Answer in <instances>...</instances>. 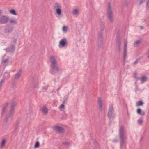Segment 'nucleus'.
I'll list each match as a JSON object with an SVG mask.
<instances>
[{
    "label": "nucleus",
    "instance_id": "obj_30",
    "mask_svg": "<svg viewBox=\"0 0 149 149\" xmlns=\"http://www.w3.org/2000/svg\"><path fill=\"white\" fill-rule=\"evenodd\" d=\"M138 74L136 73H135L134 74V77L136 79V81H137L139 79L138 77Z\"/></svg>",
    "mask_w": 149,
    "mask_h": 149
},
{
    "label": "nucleus",
    "instance_id": "obj_39",
    "mask_svg": "<svg viewBox=\"0 0 149 149\" xmlns=\"http://www.w3.org/2000/svg\"><path fill=\"white\" fill-rule=\"evenodd\" d=\"M142 116L144 115L145 114V113L144 111H142L140 112V113L139 114Z\"/></svg>",
    "mask_w": 149,
    "mask_h": 149
},
{
    "label": "nucleus",
    "instance_id": "obj_33",
    "mask_svg": "<svg viewBox=\"0 0 149 149\" xmlns=\"http://www.w3.org/2000/svg\"><path fill=\"white\" fill-rule=\"evenodd\" d=\"M140 60V58H139L136 59V60L134 62V65L136 64Z\"/></svg>",
    "mask_w": 149,
    "mask_h": 149
},
{
    "label": "nucleus",
    "instance_id": "obj_18",
    "mask_svg": "<svg viewBox=\"0 0 149 149\" xmlns=\"http://www.w3.org/2000/svg\"><path fill=\"white\" fill-rule=\"evenodd\" d=\"M61 6L58 3H55L53 7V10H56L57 9H61Z\"/></svg>",
    "mask_w": 149,
    "mask_h": 149
},
{
    "label": "nucleus",
    "instance_id": "obj_12",
    "mask_svg": "<svg viewBox=\"0 0 149 149\" xmlns=\"http://www.w3.org/2000/svg\"><path fill=\"white\" fill-rule=\"evenodd\" d=\"M121 44V41L119 40L117 41L116 45V51L120 53L121 50L120 45Z\"/></svg>",
    "mask_w": 149,
    "mask_h": 149
},
{
    "label": "nucleus",
    "instance_id": "obj_42",
    "mask_svg": "<svg viewBox=\"0 0 149 149\" xmlns=\"http://www.w3.org/2000/svg\"><path fill=\"white\" fill-rule=\"evenodd\" d=\"M63 144L65 145H70V143L68 142H64L63 143Z\"/></svg>",
    "mask_w": 149,
    "mask_h": 149
},
{
    "label": "nucleus",
    "instance_id": "obj_43",
    "mask_svg": "<svg viewBox=\"0 0 149 149\" xmlns=\"http://www.w3.org/2000/svg\"><path fill=\"white\" fill-rule=\"evenodd\" d=\"M65 99L63 100V103L65 102H66L68 99V97L65 96Z\"/></svg>",
    "mask_w": 149,
    "mask_h": 149
},
{
    "label": "nucleus",
    "instance_id": "obj_16",
    "mask_svg": "<svg viewBox=\"0 0 149 149\" xmlns=\"http://www.w3.org/2000/svg\"><path fill=\"white\" fill-rule=\"evenodd\" d=\"M6 143V139H3L1 142L0 144V147L1 149H2L5 147Z\"/></svg>",
    "mask_w": 149,
    "mask_h": 149
},
{
    "label": "nucleus",
    "instance_id": "obj_35",
    "mask_svg": "<svg viewBox=\"0 0 149 149\" xmlns=\"http://www.w3.org/2000/svg\"><path fill=\"white\" fill-rule=\"evenodd\" d=\"M8 59H6L5 60H4L2 62V63L3 64H4L6 63H8Z\"/></svg>",
    "mask_w": 149,
    "mask_h": 149
},
{
    "label": "nucleus",
    "instance_id": "obj_5",
    "mask_svg": "<svg viewBox=\"0 0 149 149\" xmlns=\"http://www.w3.org/2000/svg\"><path fill=\"white\" fill-rule=\"evenodd\" d=\"M107 13L109 20L111 22H112L113 21V13L111 8V4L109 3L108 4Z\"/></svg>",
    "mask_w": 149,
    "mask_h": 149
},
{
    "label": "nucleus",
    "instance_id": "obj_36",
    "mask_svg": "<svg viewBox=\"0 0 149 149\" xmlns=\"http://www.w3.org/2000/svg\"><path fill=\"white\" fill-rule=\"evenodd\" d=\"M33 87L34 88H38V84L36 83H34L33 85Z\"/></svg>",
    "mask_w": 149,
    "mask_h": 149
},
{
    "label": "nucleus",
    "instance_id": "obj_47",
    "mask_svg": "<svg viewBox=\"0 0 149 149\" xmlns=\"http://www.w3.org/2000/svg\"><path fill=\"white\" fill-rule=\"evenodd\" d=\"M1 13H2V12H1V11L0 10V15H1Z\"/></svg>",
    "mask_w": 149,
    "mask_h": 149
},
{
    "label": "nucleus",
    "instance_id": "obj_23",
    "mask_svg": "<svg viewBox=\"0 0 149 149\" xmlns=\"http://www.w3.org/2000/svg\"><path fill=\"white\" fill-rule=\"evenodd\" d=\"M143 102L141 101H140L137 102L136 103V106H143Z\"/></svg>",
    "mask_w": 149,
    "mask_h": 149
},
{
    "label": "nucleus",
    "instance_id": "obj_10",
    "mask_svg": "<svg viewBox=\"0 0 149 149\" xmlns=\"http://www.w3.org/2000/svg\"><path fill=\"white\" fill-rule=\"evenodd\" d=\"M54 129L56 131L60 133H63L65 130L64 128L58 126H55L54 127Z\"/></svg>",
    "mask_w": 149,
    "mask_h": 149
},
{
    "label": "nucleus",
    "instance_id": "obj_34",
    "mask_svg": "<svg viewBox=\"0 0 149 149\" xmlns=\"http://www.w3.org/2000/svg\"><path fill=\"white\" fill-rule=\"evenodd\" d=\"M143 123V121L141 119H139L138 120V123L139 125H141Z\"/></svg>",
    "mask_w": 149,
    "mask_h": 149
},
{
    "label": "nucleus",
    "instance_id": "obj_29",
    "mask_svg": "<svg viewBox=\"0 0 149 149\" xmlns=\"http://www.w3.org/2000/svg\"><path fill=\"white\" fill-rule=\"evenodd\" d=\"M105 26H104V23H102L101 24L100 27L102 31H103L104 28Z\"/></svg>",
    "mask_w": 149,
    "mask_h": 149
},
{
    "label": "nucleus",
    "instance_id": "obj_20",
    "mask_svg": "<svg viewBox=\"0 0 149 149\" xmlns=\"http://www.w3.org/2000/svg\"><path fill=\"white\" fill-rule=\"evenodd\" d=\"M9 23L10 24H16L17 23V20L15 18H13L10 19Z\"/></svg>",
    "mask_w": 149,
    "mask_h": 149
},
{
    "label": "nucleus",
    "instance_id": "obj_37",
    "mask_svg": "<svg viewBox=\"0 0 149 149\" xmlns=\"http://www.w3.org/2000/svg\"><path fill=\"white\" fill-rule=\"evenodd\" d=\"M3 79L2 80L1 82H0V90H1V87L2 86V83H3Z\"/></svg>",
    "mask_w": 149,
    "mask_h": 149
},
{
    "label": "nucleus",
    "instance_id": "obj_11",
    "mask_svg": "<svg viewBox=\"0 0 149 149\" xmlns=\"http://www.w3.org/2000/svg\"><path fill=\"white\" fill-rule=\"evenodd\" d=\"M13 30L12 26H8L6 27L5 29V32L6 34H9Z\"/></svg>",
    "mask_w": 149,
    "mask_h": 149
},
{
    "label": "nucleus",
    "instance_id": "obj_21",
    "mask_svg": "<svg viewBox=\"0 0 149 149\" xmlns=\"http://www.w3.org/2000/svg\"><path fill=\"white\" fill-rule=\"evenodd\" d=\"M56 11V14L59 16L62 13L61 9H57L56 10H54Z\"/></svg>",
    "mask_w": 149,
    "mask_h": 149
},
{
    "label": "nucleus",
    "instance_id": "obj_3",
    "mask_svg": "<svg viewBox=\"0 0 149 149\" xmlns=\"http://www.w3.org/2000/svg\"><path fill=\"white\" fill-rule=\"evenodd\" d=\"M15 105L16 104L15 102H12L11 103V106L9 110V112L8 114H7L5 119V120L6 123H8L10 119L12 118L15 112L14 108Z\"/></svg>",
    "mask_w": 149,
    "mask_h": 149
},
{
    "label": "nucleus",
    "instance_id": "obj_49",
    "mask_svg": "<svg viewBox=\"0 0 149 149\" xmlns=\"http://www.w3.org/2000/svg\"><path fill=\"white\" fill-rule=\"evenodd\" d=\"M16 128H17V127H16Z\"/></svg>",
    "mask_w": 149,
    "mask_h": 149
},
{
    "label": "nucleus",
    "instance_id": "obj_24",
    "mask_svg": "<svg viewBox=\"0 0 149 149\" xmlns=\"http://www.w3.org/2000/svg\"><path fill=\"white\" fill-rule=\"evenodd\" d=\"M9 50L11 52H13L15 49V46L14 45H11L10 47L9 48Z\"/></svg>",
    "mask_w": 149,
    "mask_h": 149
},
{
    "label": "nucleus",
    "instance_id": "obj_22",
    "mask_svg": "<svg viewBox=\"0 0 149 149\" xmlns=\"http://www.w3.org/2000/svg\"><path fill=\"white\" fill-rule=\"evenodd\" d=\"M141 41L140 40H138L136 41L134 44V47L138 46L141 43Z\"/></svg>",
    "mask_w": 149,
    "mask_h": 149
},
{
    "label": "nucleus",
    "instance_id": "obj_9",
    "mask_svg": "<svg viewBox=\"0 0 149 149\" xmlns=\"http://www.w3.org/2000/svg\"><path fill=\"white\" fill-rule=\"evenodd\" d=\"M103 37L102 33H100L99 34L98 38V45L99 47H100L102 43Z\"/></svg>",
    "mask_w": 149,
    "mask_h": 149
},
{
    "label": "nucleus",
    "instance_id": "obj_1",
    "mask_svg": "<svg viewBox=\"0 0 149 149\" xmlns=\"http://www.w3.org/2000/svg\"><path fill=\"white\" fill-rule=\"evenodd\" d=\"M51 62V71L52 73H57L60 71V68L58 66L56 58L53 56L50 57Z\"/></svg>",
    "mask_w": 149,
    "mask_h": 149
},
{
    "label": "nucleus",
    "instance_id": "obj_26",
    "mask_svg": "<svg viewBox=\"0 0 149 149\" xmlns=\"http://www.w3.org/2000/svg\"><path fill=\"white\" fill-rule=\"evenodd\" d=\"M147 77L145 76H143L141 77V82H144L146 81Z\"/></svg>",
    "mask_w": 149,
    "mask_h": 149
},
{
    "label": "nucleus",
    "instance_id": "obj_27",
    "mask_svg": "<svg viewBox=\"0 0 149 149\" xmlns=\"http://www.w3.org/2000/svg\"><path fill=\"white\" fill-rule=\"evenodd\" d=\"M39 145L40 143L38 141L36 142L34 145V148H38L39 147Z\"/></svg>",
    "mask_w": 149,
    "mask_h": 149
},
{
    "label": "nucleus",
    "instance_id": "obj_28",
    "mask_svg": "<svg viewBox=\"0 0 149 149\" xmlns=\"http://www.w3.org/2000/svg\"><path fill=\"white\" fill-rule=\"evenodd\" d=\"M10 13L14 15H17V13H16L15 10H11L10 11Z\"/></svg>",
    "mask_w": 149,
    "mask_h": 149
},
{
    "label": "nucleus",
    "instance_id": "obj_32",
    "mask_svg": "<svg viewBox=\"0 0 149 149\" xmlns=\"http://www.w3.org/2000/svg\"><path fill=\"white\" fill-rule=\"evenodd\" d=\"M63 31L64 32H66L67 31V26H64L63 27Z\"/></svg>",
    "mask_w": 149,
    "mask_h": 149
},
{
    "label": "nucleus",
    "instance_id": "obj_46",
    "mask_svg": "<svg viewBox=\"0 0 149 149\" xmlns=\"http://www.w3.org/2000/svg\"><path fill=\"white\" fill-rule=\"evenodd\" d=\"M148 57L149 58V51H148Z\"/></svg>",
    "mask_w": 149,
    "mask_h": 149
},
{
    "label": "nucleus",
    "instance_id": "obj_4",
    "mask_svg": "<svg viewBox=\"0 0 149 149\" xmlns=\"http://www.w3.org/2000/svg\"><path fill=\"white\" fill-rule=\"evenodd\" d=\"M115 113L112 105H110L108 109L107 116L109 119L112 120L115 118Z\"/></svg>",
    "mask_w": 149,
    "mask_h": 149
},
{
    "label": "nucleus",
    "instance_id": "obj_48",
    "mask_svg": "<svg viewBox=\"0 0 149 149\" xmlns=\"http://www.w3.org/2000/svg\"><path fill=\"white\" fill-rule=\"evenodd\" d=\"M8 73V74H9V73H8V72H6L5 73V74H6V73Z\"/></svg>",
    "mask_w": 149,
    "mask_h": 149
},
{
    "label": "nucleus",
    "instance_id": "obj_50",
    "mask_svg": "<svg viewBox=\"0 0 149 149\" xmlns=\"http://www.w3.org/2000/svg\"><path fill=\"white\" fill-rule=\"evenodd\" d=\"M148 0V1H149V0Z\"/></svg>",
    "mask_w": 149,
    "mask_h": 149
},
{
    "label": "nucleus",
    "instance_id": "obj_17",
    "mask_svg": "<svg viewBox=\"0 0 149 149\" xmlns=\"http://www.w3.org/2000/svg\"><path fill=\"white\" fill-rule=\"evenodd\" d=\"M72 14L74 15L78 16L79 14V11L78 9H74L72 11Z\"/></svg>",
    "mask_w": 149,
    "mask_h": 149
},
{
    "label": "nucleus",
    "instance_id": "obj_15",
    "mask_svg": "<svg viewBox=\"0 0 149 149\" xmlns=\"http://www.w3.org/2000/svg\"><path fill=\"white\" fill-rule=\"evenodd\" d=\"M42 113L44 115H46L47 114L48 109L47 107L45 106H43L41 109Z\"/></svg>",
    "mask_w": 149,
    "mask_h": 149
},
{
    "label": "nucleus",
    "instance_id": "obj_13",
    "mask_svg": "<svg viewBox=\"0 0 149 149\" xmlns=\"http://www.w3.org/2000/svg\"><path fill=\"white\" fill-rule=\"evenodd\" d=\"M97 102L99 106V109L100 111H102V102L101 97H99L98 98Z\"/></svg>",
    "mask_w": 149,
    "mask_h": 149
},
{
    "label": "nucleus",
    "instance_id": "obj_6",
    "mask_svg": "<svg viewBox=\"0 0 149 149\" xmlns=\"http://www.w3.org/2000/svg\"><path fill=\"white\" fill-rule=\"evenodd\" d=\"M9 20V17L6 15H3L0 17V24H7Z\"/></svg>",
    "mask_w": 149,
    "mask_h": 149
},
{
    "label": "nucleus",
    "instance_id": "obj_19",
    "mask_svg": "<svg viewBox=\"0 0 149 149\" xmlns=\"http://www.w3.org/2000/svg\"><path fill=\"white\" fill-rule=\"evenodd\" d=\"M21 73H22L21 71V70H20L18 72V73L16 74H15V77H14V79H18L19 78V77L21 75Z\"/></svg>",
    "mask_w": 149,
    "mask_h": 149
},
{
    "label": "nucleus",
    "instance_id": "obj_31",
    "mask_svg": "<svg viewBox=\"0 0 149 149\" xmlns=\"http://www.w3.org/2000/svg\"><path fill=\"white\" fill-rule=\"evenodd\" d=\"M64 105L62 104L60 106L59 108L61 111H63L64 109Z\"/></svg>",
    "mask_w": 149,
    "mask_h": 149
},
{
    "label": "nucleus",
    "instance_id": "obj_8",
    "mask_svg": "<svg viewBox=\"0 0 149 149\" xmlns=\"http://www.w3.org/2000/svg\"><path fill=\"white\" fill-rule=\"evenodd\" d=\"M127 39H125L124 41V60L123 62H125V60L126 56H127Z\"/></svg>",
    "mask_w": 149,
    "mask_h": 149
},
{
    "label": "nucleus",
    "instance_id": "obj_25",
    "mask_svg": "<svg viewBox=\"0 0 149 149\" xmlns=\"http://www.w3.org/2000/svg\"><path fill=\"white\" fill-rule=\"evenodd\" d=\"M145 0H137V3L139 5H140L143 3Z\"/></svg>",
    "mask_w": 149,
    "mask_h": 149
},
{
    "label": "nucleus",
    "instance_id": "obj_2",
    "mask_svg": "<svg viewBox=\"0 0 149 149\" xmlns=\"http://www.w3.org/2000/svg\"><path fill=\"white\" fill-rule=\"evenodd\" d=\"M119 138L120 140V148L121 149H123L125 147L127 136L124 131V128L122 126L120 127L119 129Z\"/></svg>",
    "mask_w": 149,
    "mask_h": 149
},
{
    "label": "nucleus",
    "instance_id": "obj_41",
    "mask_svg": "<svg viewBox=\"0 0 149 149\" xmlns=\"http://www.w3.org/2000/svg\"><path fill=\"white\" fill-rule=\"evenodd\" d=\"M146 7L147 9L149 8V1H148V2L146 3Z\"/></svg>",
    "mask_w": 149,
    "mask_h": 149
},
{
    "label": "nucleus",
    "instance_id": "obj_38",
    "mask_svg": "<svg viewBox=\"0 0 149 149\" xmlns=\"http://www.w3.org/2000/svg\"><path fill=\"white\" fill-rule=\"evenodd\" d=\"M17 38H14V39H13V42L15 43V44H16V42H17Z\"/></svg>",
    "mask_w": 149,
    "mask_h": 149
},
{
    "label": "nucleus",
    "instance_id": "obj_7",
    "mask_svg": "<svg viewBox=\"0 0 149 149\" xmlns=\"http://www.w3.org/2000/svg\"><path fill=\"white\" fill-rule=\"evenodd\" d=\"M67 45V41L65 38L61 40L59 45V47L60 48H62L66 46Z\"/></svg>",
    "mask_w": 149,
    "mask_h": 149
},
{
    "label": "nucleus",
    "instance_id": "obj_45",
    "mask_svg": "<svg viewBox=\"0 0 149 149\" xmlns=\"http://www.w3.org/2000/svg\"><path fill=\"white\" fill-rule=\"evenodd\" d=\"M139 27L141 28V29H143V27L142 26H140Z\"/></svg>",
    "mask_w": 149,
    "mask_h": 149
},
{
    "label": "nucleus",
    "instance_id": "obj_14",
    "mask_svg": "<svg viewBox=\"0 0 149 149\" xmlns=\"http://www.w3.org/2000/svg\"><path fill=\"white\" fill-rule=\"evenodd\" d=\"M8 105V103H6L4 106H3L2 109L1 116L5 113L6 111V108Z\"/></svg>",
    "mask_w": 149,
    "mask_h": 149
},
{
    "label": "nucleus",
    "instance_id": "obj_44",
    "mask_svg": "<svg viewBox=\"0 0 149 149\" xmlns=\"http://www.w3.org/2000/svg\"><path fill=\"white\" fill-rule=\"evenodd\" d=\"M47 87H48L47 86H45L43 88V90H45L47 89Z\"/></svg>",
    "mask_w": 149,
    "mask_h": 149
},
{
    "label": "nucleus",
    "instance_id": "obj_40",
    "mask_svg": "<svg viewBox=\"0 0 149 149\" xmlns=\"http://www.w3.org/2000/svg\"><path fill=\"white\" fill-rule=\"evenodd\" d=\"M141 111V109L140 108H139L137 109V113L139 114V113H140V112Z\"/></svg>",
    "mask_w": 149,
    "mask_h": 149
}]
</instances>
